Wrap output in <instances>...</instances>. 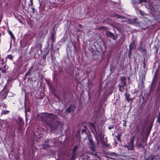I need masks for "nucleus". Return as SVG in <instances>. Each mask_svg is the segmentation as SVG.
Wrapping results in <instances>:
<instances>
[{
    "label": "nucleus",
    "instance_id": "f257e3e1",
    "mask_svg": "<svg viewBox=\"0 0 160 160\" xmlns=\"http://www.w3.org/2000/svg\"><path fill=\"white\" fill-rule=\"evenodd\" d=\"M46 116L47 117L46 123L50 128L52 132H53L57 129L60 124L59 122L55 120L54 118H57L56 115L52 113H46Z\"/></svg>",
    "mask_w": 160,
    "mask_h": 160
},
{
    "label": "nucleus",
    "instance_id": "f03ea898",
    "mask_svg": "<svg viewBox=\"0 0 160 160\" xmlns=\"http://www.w3.org/2000/svg\"><path fill=\"white\" fill-rule=\"evenodd\" d=\"M154 8L155 13L154 15V18L158 22H160V5H157Z\"/></svg>",
    "mask_w": 160,
    "mask_h": 160
},
{
    "label": "nucleus",
    "instance_id": "7ed1b4c3",
    "mask_svg": "<svg viewBox=\"0 0 160 160\" xmlns=\"http://www.w3.org/2000/svg\"><path fill=\"white\" fill-rule=\"evenodd\" d=\"M160 160V155L159 154L154 155L152 153L150 154L145 160Z\"/></svg>",
    "mask_w": 160,
    "mask_h": 160
},
{
    "label": "nucleus",
    "instance_id": "20e7f679",
    "mask_svg": "<svg viewBox=\"0 0 160 160\" xmlns=\"http://www.w3.org/2000/svg\"><path fill=\"white\" fill-rule=\"evenodd\" d=\"M145 142L143 140H140V141L138 140L136 142L135 144V147L137 148V149H139L141 148L142 149H144L146 144L144 145L143 143Z\"/></svg>",
    "mask_w": 160,
    "mask_h": 160
},
{
    "label": "nucleus",
    "instance_id": "39448f33",
    "mask_svg": "<svg viewBox=\"0 0 160 160\" xmlns=\"http://www.w3.org/2000/svg\"><path fill=\"white\" fill-rule=\"evenodd\" d=\"M136 46L135 45V40H133L130 43L129 48V57H130L132 54V50L135 48Z\"/></svg>",
    "mask_w": 160,
    "mask_h": 160
},
{
    "label": "nucleus",
    "instance_id": "423d86ee",
    "mask_svg": "<svg viewBox=\"0 0 160 160\" xmlns=\"http://www.w3.org/2000/svg\"><path fill=\"white\" fill-rule=\"evenodd\" d=\"M88 139L89 140V143L88 144L91 151L92 152H95L96 150V145L94 143V142L90 137H88Z\"/></svg>",
    "mask_w": 160,
    "mask_h": 160
},
{
    "label": "nucleus",
    "instance_id": "0eeeda50",
    "mask_svg": "<svg viewBox=\"0 0 160 160\" xmlns=\"http://www.w3.org/2000/svg\"><path fill=\"white\" fill-rule=\"evenodd\" d=\"M76 107L74 104H71L69 105V107L65 110L64 111V113H68L71 111L73 112L75 111Z\"/></svg>",
    "mask_w": 160,
    "mask_h": 160
},
{
    "label": "nucleus",
    "instance_id": "6e6552de",
    "mask_svg": "<svg viewBox=\"0 0 160 160\" xmlns=\"http://www.w3.org/2000/svg\"><path fill=\"white\" fill-rule=\"evenodd\" d=\"M157 72V70H156L154 74V76L153 77V79L152 80V83L151 84L150 86L152 87L153 88L155 89L156 85L157 83V81L155 80V78L156 77V74Z\"/></svg>",
    "mask_w": 160,
    "mask_h": 160
},
{
    "label": "nucleus",
    "instance_id": "1a4fd4ad",
    "mask_svg": "<svg viewBox=\"0 0 160 160\" xmlns=\"http://www.w3.org/2000/svg\"><path fill=\"white\" fill-rule=\"evenodd\" d=\"M147 0H132V3L133 5H135L139 3L140 4H142L143 3H146Z\"/></svg>",
    "mask_w": 160,
    "mask_h": 160
},
{
    "label": "nucleus",
    "instance_id": "9d476101",
    "mask_svg": "<svg viewBox=\"0 0 160 160\" xmlns=\"http://www.w3.org/2000/svg\"><path fill=\"white\" fill-rule=\"evenodd\" d=\"M95 132L96 133V135L95 136L96 138H98L99 140H102L103 139L104 136V135L103 132H100L98 133L97 131L96 132Z\"/></svg>",
    "mask_w": 160,
    "mask_h": 160
},
{
    "label": "nucleus",
    "instance_id": "9b49d317",
    "mask_svg": "<svg viewBox=\"0 0 160 160\" xmlns=\"http://www.w3.org/2000/svg\"><path fill=\"white\" fill-rule=\"evenodd\" d=\"M142 42L141 41L139 42V46L138 47V49L140 52H143L145 54H146L147 53V51L144 48L142 47Z\"/></svg>",
    "mask_w": 160,
    "mask_h": 160
},
{
    "label": "nucleus",
    "instance_id": "f8f14e48",
    "mask_svg": "<svg viewBox=\"0 0 160 160\" xmlns=\"http://www.w3.org/2000/svg\"><path fill=\"white\" fill-rule=\"evenodd\" d=\"M106 35L108 37L111 38L112 39L114 40H116V38L115 36L110 31H107L106 32Z\"/></svg>",
    "mask_w": 160,
    "mask_h": 160
},
{
    "label": "nucleus",
    "instance_id": "ddd939ff",
    "mask_svg": "<svg viewBox=\"0 0 160 160\" xmlns=\"http://www.w3.org/2000/svg\"><path fill=\"white\" fill-rule=\"evenodd\" d=\"M156 93L157 95V100L160 101V88H157L156 90Z\"/></svg>",
    "mask_w": 160,
    "mask_h": 160
},
{
    "label": "nucleus",
    "instance_id": "4468645a",
    "mask_svg": "<svg viewBox=\"0 0 160 160\" xmlns=\"http://www.w3.org/2000/svg\"><path fill=\"white\" fill-rule=\"evenodd\" d=\"M119 88V90L121 92H122L124 90V87L126 86V85L123 84H122L119 83L118 85Z\"/></svg>",
    "mask_w": 160,
    "mask_h": 160
},
{
    "label": "nucleus",
    "instance_id": "2eb2a0df",
    "mask_svg": "<svg viewBox=\"0 0 160 160\" xmlns=\"http://www.w3.org/2000/svg\"><path fill=\"white\" fill-rule=\"evenodd\" d=\"M33 67L32 66L31 68L28 70L27 72L25 74V77L23 78L24 80H26L27 76L29 75L31 72V70L33 68Z\"/></svg>",
    "mask_w": 160,
    "mask_h": 160
},
{
    "label": "nucleus",
    "instance_id": "dca6fc26",
    "mask_svg": "<svg viewBox=\"0 0 160 160\" xmlns=\"http://www.w3.org/2000/svg\"><path fill=\"white\" fill-rule=\"evenodd\" d=\"M134 145L129 144L128 145H126L125 148H127L128 149L130 150H133L134 149Z\"/></svg>",
    "mask_w": 160,
    "mask_h": 160
},
{
    "label": "nucleus",
    "instance_id": "f3484780",
    "mask_svg": "<svg viewBox=\"0 0 160 160\" xmlns=\"http://www.w3.org/2000/svg\"><path fill=\"white\" fill-rule=\"evenodd\" d=\"M136 129L137 132H140V133L142 134L143 132L144 128L140 126H137Z\"/></svg>",
    "mask_w": 160,
    "mask_h": 160
},
{
    "label": "nucleus",
    "instance_id": "a211bd4d",
    "mask_svg": "<svg viewBox=\"0 0 160 160\" xmlns=\"http://www.w3.org/2000/svg\"><path fill=\"white\" fill-rule=\"evenodd\" d=\"M121 82L120 84H123L126 85V81L127 79L125 77L123 76L121 77L120 79Z\"/></svg>",
    "mask_w": 160,
    "mask_h": 160
},
{
    "label": "nucleus",
    "instance_id": "6ab92c4d",
    "mask_svg": "<svg viewBox=\"0 0 160 160\" xmlns=\"http://www.w3.org/2000/svg\"><path fill=\"white\" fill-rule=\"evenodd\" d=\"M18 122L17 123L19 126H22L24 124V121L22 118L20 117L18 118Z\"/></svg>",
    "mask_w": 160,
    "mask_h": 160
},
{
    "label": "nucleus",
    "instance_id": "aec40b11",
    "mask_svg": "<svg viewBox=\"0 0 160 160\" xmlns=\"http://www.w3.org/2000/svg\"><path fill=\"white\" fill-rule=\"evenodd\" d=\"M125 96L126 99L127 100L128 102H129L131 100H132L131 98H129L130 96L129 94H128L126 92L125 94Z\"/></svg>",
    "mask_w": 160,
    "mask_h": 160
},
{
    "label": "nucleus",
    "instance_id": "412c9836",
    "mask_svg": "<svg viewBox=\"0 0 160 160\" xmlns=\"http://www.w3.org/2000/svg\"><path fill=\"white\" fill-rule=\"evenodd\" d=\"M88 124L90 125L91 128H93L95 132H96V129L94 124L92 122H89Z\"/></svg>",
    "mask_w": 160,
    "mask_h": 160
},
{
    "label": "nucleus",
    "instance_id": "4be33fe9",
    "mask_svg": "<svg viewBox=\"0 0 160 160\" xmlns=\"http://www.w3.org/2000/svg\"><path fill=\"white\" fill-rule=\"evenodd\" d=\"M54 30H53V31L52 32V33L51 35V38L52 40V42H54L55 41L56 39V38L55 37V35L54 34Z\"/></svg>",
    "mask_w": 160,
    "mask_h": 160
},
{
    "label": "nucleus",
    "instance_id": "5701e85b",
    "mask_svg": "<svg viewBox=\"0 0 160 160\" xmlns=\"http://www.w3.org/2000/svg\"><path fill=\"white\" fill-rule=\"evenodd\" d=\"M25 113L26 116L27 115V112H29L30 111L31 108L29 106H28V107H26L25 105Z\"/></svg>",
    "mask_w": 160,
    "mask_h": 160
},
{
    "label": "nucleus",
    "instance_id": "b1692460",
    "mask_svg": "<svg viewBox=\"0 0 160 160\" xmlns=\"http://www.w3.org/2000/svg\"><path fill=\"white\" fill-rule=\"evenodd\" d=\"M45 81L49 88H52V85L50 82L49 80L46 79Z\"/></svg>",
    "mask_w": 160,
    "mask_h": 160
},
{
    "label": "nucleus",
    "instance_id": "393cba45",
    "mask_svg": "<svg viewBox=\"0 0 160 160\" xmlns=\"http://www.w3.org/2000/svg\"><path fill=\"white\" fill-rule=\"evenodd\" d=\"M78 148V146H75L73 148L72 150V153L74 154H76V151L77 149Z\"/></svg>",
    "mask_w": 160,
    "mask_h": 160
},
{
    "label": "nucleus",
    "instance_id": "a878e982",
    "mask_svg": "<svg viewBox=\"0 0 160 160\" xmlns=\"http://www.w3.org/2000/svg\"><path fill=\"white\" fill-rule=\"evenodd\" d=\"M142 83L141 85L142 86V85H144V81L145 80V74H143L142 76Z\"/></svg>",
    "mask_w": 160,
    "mask_h": 160
},
{
    "label": "nucleus",
    "instance_id": "bb28decb",
    "mask_svg": "<svg viewBox=\"0 0 160 160\" xmlns=\"http://www.w3.org/2000/svg\"><path fill=\"white\" fill-rule=\"evenodd\" d=\"M135 138V137L134 136L132 137L131 138L130 142L129 144H133L134 145V140Z\"/></svg>",
    "mask_w": 160,
    "mask_h": 160
},
{
    "label": "nucleus",
    "instance_id": "cd10ccee",
    "mask_svg": "<svg viewBox=\"0 0 160 160\" xmlns=\"http://www.w3.org/2000/svg\"><path fill=\"white\" fill-rule=\"evenodd\" d=\"M10 112V111L8 110H3L1 113V115H5L8 114Z\"/></svg>",
    "mask_w": 160,
    "mask_h": 160
},
{
    "label": "nucleus",
    "instance_id": "c85d7f7f",
    "mask_svg": "<svg viewBox=\"0 0 160 160\" xmlns=\"http://www.w3.org/2000/svg\"><path fill=\"white\" fill-rule=\"evenodd\" d=\"M76 156L75 154L72 153V155L69 158V160H75Z\"/></svg>",
    "mask_w": 160,
    "mask_h": 160
},
{
    "label": "nucleus",
    "instance_id": "c756f323",
    "mask_svg": "<svg viewBox=\"0 0 160 160\" xmlns=\"http://www.w3.org/2000/svg\"><path fill=\"white\" fill-rule=\"evenodd\" d=\"M6 58H8L10 60H12L13 58V56L11 54H9L7 56Z\"/></svg>",
    "mask_w": 160,
    "mask_h": 160
},
{
    "label": "nucleus",
    "instance_id": "7c9ffc66",
    "mask_svg": "<svg viewBox=\"0 0 160 160\" xmlns=\"http://www.w3.org/2000/svg\"><path fill=\"white\" fill-rule=\"evenodd\" d=\"M153 49L154 50L155 52L156 53H158V48L157 46L156 45H154V47H153Z\"/></svg>",
    "mask_w": 160,
    "mask_h": 160
},
{
    "label": "nucleus",
    "instance_id": "2f4dec72",
    "mask_svg": "<svg viewBox=\"0 0 160 160\" xmlns=\"http://www.w3.org/2000/svg\"><path fill=\"white\" fill-rule=\"evenodd\" d=\"M155 90V89L153 88L152 87H151L150 86V88L149 89V92L150 94L152 92Z\"/></svg>",
    "mask_w": 160,
    "mask_h": 160
},
{
    "label": "nucleus",
    "instance_id": "473e14b6",
    "mask_svg": "<svg viewBox=\"0 0 160 160\" xmlns=\"http://www.w3.org/2000/svg\"><path fill=\"white\" fill-rule=\"evenodd\" d=\"M83 127L84 128L83 129L82 131V133L85 132H86V130L87 129V127L86 126H83Z\"/></svg>",
    "mask_w": 160,
    "mask_h": 160
},
{
    "label": "nucleus",
    "instance_id": "72a5a7b5",
    "mask_svg": "<svg viewBox=\"0 0 160 160\" xmlns=\"http://www.w3.org/2000/svg\"><path fill=\"white\" fill-rule=\"evenodd\" d=\"M115 15L117 17V18H125L124 16H122L121 15H118V14H116V15Z\"/></svg>",
    "mask_w": 160,
    "mask_h": 160
},
{
    "label": "nucleus",
    "instance_id": "f704fd0d",
    "mask_svg": "<svg viewBox=\"0 0 160 160\" xmlns=\"http://www.w3.org/2000/svg\"><path fill=\"white\" fill-rule=\"evenodd\" d=\"M0 70L3 73L6 72V69H4L2 67L0 68Z\"/></svg>",
    "mask_w": 160,
    "mask_h": 160
},
{
    "label": "nucleus",
    "instance_id": "c9c22d12",
    "mask_svg": "<svg viewBox=\"0 0 160 160\" xmlns=\"http://www.w3.org/2000/svg\"><path fill=\"white\" fill-rule=\"evenodd\" d=\"M138 91L136 88H135L134 90V91L133 92H132V93L133 94H138Z\"/></svg>",
    "mask_w": 160,
    "mask_h": 160
},
{
    "label": "nucleus",
    "instance_id": "e433bc0d",
    "mask_svg": "<svg viewBox=\"0 0 160 160\" xmlns=\"http://www.w3.org/2000/svg\"><path fill=\"white\" fill-rule=\"evenodd\" d=\"M120 135L119 134H118L117 136H116V138H117V139L119 141H121V138H120Z\"/></svg>",
    "mask_w": 160,
    "mask_h": 160
},
{
    "label": "nucleus",
    "instance_id": "4c0bfd02",
    "mask_svg": "<svg viewBox=\"0 0 160 160\" xmlns=\"http://www.w3.org/2000/svg\"><path fill=\"white\" fill-rule=\"evenodd\" d=\"M99 29H100L102 30H106L107 29V28L105 26H102L99 27Z\"/></svg>",
    "mask_w": 160,
    "mask_h": 160
},
{
    "label": "nucleus",
    "instance_id": "58836bf2",
    "mask_svg": "<svg viewBox=\"0 0 160 160\" xmlns=\"http://www.w3.org/2000/svg\"><path fill=\"white\" fill-rule=\"evenodd\" d=\"M100 140L101 141V144L102 145L104 146L105 143V142L104 141V138H103V139L102 140Z\"/></svg>",
    "mask_w": 160,
    "mask_h": 160
},
{
    "label": "nucleus",
    "instance_id": "ea45409f",
    "mask_svg": "<svg viewBox=\"0 0 160 160\" xmlns=\"http://www.w3.org/2000/svg\"><path fill=\"white\" fill-rule=\"evenodd\" d=\"M106 148H109L110 147V144H109L106 143L104 145Z\"/></svg>",
    "mask_w": 160,
    "mask_h": 160
},
{
    "label": "nucleus",
    "instance_id": "a19ab883",
    "mask_svg": "<svg viewBox=\"0 0 160 160\" xmlns=\"http://www.w3.org/2000/svg\"><path fill=\"white\" fill-rule=\"evenodd\" d=\"M156 122H158V123H159V124H160V117H157V119Z\"/></svg>",
    "mask_w": 160,
    "mask_h": 160
},
{
    "label": "nucleus",
    "instance_id": "79ce46f5",
    "mask_svg": "<svg viewBox=\"0 0 160 160\" xmlns=\"http://www.w3.org/2000/svg\"><path fill=\"white\" fill-rule=\"evenodd\" d=\"M114 127L113 125H111L108 127V129L109 130H111Z\"/></svg>",
    "mask_w": 160,
    "mask_h": 160
},
{
    "label": "nucleus",
    "instance_id": "37998d69",
    "mask_svg": "<svg viewBox=\"0 0 160 160\" xmlns=\"http://www.w3.org/2000/svg\"><path fill=\"white\" fill-rule=\"evenodd\" d=\"M157 88H160V79L158 81Z\"/></svg>",
    "mask_w": 160,
    "mask_h": 160
},
{
    "label": "nucleus",
    "instance_id": "c03bdc74",
    "mask_svg": "<svg viewBox=\"0 0 160 160\" xmlns=\"http://www.w3.org/2000/svg\"><path fill=\"white\" fill-rule=\"evenodd\" d=\"M1 64L2 65H3L4 64H5L4 62V59L3 58H2L1 60Z\"/></svg>",
    "mask_w": 160,
    "mask_h": 160
},
{
    "label": "nucleus",
    "instance_id": "a18cd8bd",
    "mask_svg": "<svg viewBox=\"0 0 160 160\" xmlns=\"http://www.w3.org/2000/svg\"><path fill=\"white\" fill-rule=\"evenodd\" d=\"M146 67V64L145 62V59H144L143 61V67L145 68Z\"/></svg>",
    "mask_w": 160,
    "mask_h": 160
},
{
    "label": "nucleus",
    "instance_id": "49530a36",
    "mask_svg": "<svg viewBox=\"0 0 160 160\" xmlns=\"http://www.w3.org/2000/svg\"><path fill=\"white\" fill-rule=\"evenodd\" d=\"M95 138L96 139H97V143H98V144H99V142L98 138H96L95 135Z\"/></svg>",
    "mask_w": 160,
    "mask_h": 160
},
{
    "label": "nucleus",
    "instance_id": "de8ad7c7",
    "mask_svg": "<svg viewBox=\"0 0 160 160\" xmlns=\"http://www.w3.org/2000/svg\"><path fill=\"white\" fill-rule=\"evenodd\" d=\"M116 68V67L114 66H113L112 68H110V70L111 71L112 70H114Z\"/></svg>",
    "mask_w": 160,
    "mask_h": 160
},
{
    "label": "nucleus",
    "instance_id": "09e8293b",
    "mask_svg": "<svg viewBox=\"0 0 160 160\" xmlns=\"http://www.w3.org/2000/svg\"><path fill=\"white\" fill-rule=\"evenodd\" d=\"M10 36H11V38H12V39L14 40H15V37L14 36V35H13V34H12V35H11Z\"/></svg>",
    "mask_w": 160,
    "mask_h": 160
},
{
    "label": "nucleus",
    "instance_id": "8fccbe9b",
    "mask_svg": "<svg viewBox=\"0 0 160 160\" xmlns=\"http://www.w3.org/2000/svg\"><path fill=\"white\" fill-rule=\"evenodd\" d=\"M19 62H18V63L17 64V65H18V67L19 68H20L22 66V65L21 64H19Z\"/></svg>",
    "mask_w": 160,
    "mask_h": 160
},
{
    "label": "nucleus",
    "instance_id": "3c124183",
    "mask_svg": "<svg viewBox=\"0 0 160 160\" xmlns=\"http://www.w3.org/2000/svg\"><path fill=\"white\" fill-rule=\"evenodd\" d=\"M123 122H124V123H123V127H126V122L125 120H124Z\"/></svg>",
    "mask_w": 160,
    "mask_h": 160
},
{
    "label": "nucleus",
    "instance_id": "603ef678",
    "mask_svg": "<svg viewBox=\"0 0 160 160\" xmlns=\"http://www.w3.org/2000/svg\"><path fill=\"white\" fill-rule=\"evenodd\" d=\"M30 2H31L30 4L29 5L30 6H32L33 5V1L32 0H30Z\"/></svg>",
    "mask_w": 160,
    "mask_h": 160
},
{
    "label": "nucleus",
    "instance_id": "864d4df0",
    "mask_svg": "<svg viewBox=\"0 0 160 160\" xmlns=\"http://www.w3.org/2000/svg\"><path fill=\"white\" fill-rule=\"evenodd\" d=\"M8 33L11 36V35H12V34H13L12 33V32L10 31V30H8Z\"/></svg>",
    "mask_w": 160,
    "mask_h": 160
},
{
    "label": "nucleus",
    "instance_id": "5fc2aeb1",
    "mask_svg": "<svg viewBox=\"0 0 160 160\" xmlns=\"http://www.w3.org/2000/svg\"><path fill=\"white\" fill-rule=\"evenodd\" d=\"M6 91H5V93H6V95H7L8 94V93L9 92V91L8 90H7V89H6Z\"/></svg>",
    "mask_w": 160,
    "mask_h": 160
},
{
    "label": "nucleus",
    "instance_id": "6e6d98bb",
    "mask_svg": "<svg viewBox=\"0 0 160 160\" xmlns=\"http://www.w3.org/2000/svg\"><path fill=\"white\" fill-rule=\"evenodd\" d=\"M32 13H34V12H35V8H32Z\"/></svg>",
    "mask_w": 160,
    "mask_h": 160
},
{
    "label": "nucleus",
    "instance_id": "4d7b16f0",
    "mask_svg": "<svg viewBox=\"0 0 160 160\" xmlns=\"http://www.w3.org/2000/svg\"><path fill=\"white\" fill-rule=\"evenodd\" d=\"M7 95H5L2 98V99H5L6 98H7Z\"/></svg>",
    "mask_w": 160,
    "mask_h": 160
},
{
    "label": "nucleus",
    "instance_id": "13d9d810",
    "mask_svg": "<svg viewBox=\"0 0 160 160\" xmlns=\"http://www.w3.org/2000/svg\"><path fill=\"white\" fill-rule=\"evenodd\" d=\"M139 13L140 15H143L142 12L141 10L139 11Z\"/></svg>",
    "mask_w": 160,
    "mask_h": 160
},
{
    "label": "nucleus",
    "instance_id": "bf43d9fd",
    "mask_svg": "<svg viewBox=\"0 0 160 160\" xmlns=\"http://www.w3.org/2000/svg\"><path fill=\"white\" fill-rule=\"evenodd\" d=\"M3 68L4 69H6V64H4L3 65Z\"/></svg>",
    "mask_w": 160,
    "mask_h": 160
},
{
    "label": "nucleus",
    "instance_id": "052dcab7",
    "mask_svg": "<svg viewBox=\"0 0 160 160\" xmlns=\"http://www.w3.org/2000/svg\"><path fill=\"white\" fill-rule=\"evenodd\" d=\"M46 58V55H45L43 56V59H45Z\"/></svg>",
    "mask_w": 160,
    "mask_h": 160
},
{
    "label": "nucleus",
    "instance_id": "680f3d73",
    "mask_svg": "<svg viewBox=\"0 0 160 160\" xmlns=\"http://www.w3.org/2000/svg\"><path fill=\"white\" fill-rule=\"evenodd\" d=\"M50 49L51 50V51H52L53 50V47H51Z\"/></svg>",
    "mask_w": 160,
    "mask_h": 160
},
{
    "label": "nucleus",
    "instance_id": "e2e57ef3",
    "mask_svg": "<svg viewBox=\"0 0 160 160\" xmlns=\"http://www.w3.org/2000/svg\"><path fill=\"white\" fill-rule=\"evenodd\" d=\"M40 51H41V52H42V50L41 49V47H42V44H40Z\"/></svg>",
    "mask_w": 160,
    "mask_h": 160
},
{
    "label": "nucleus",
    "instance_id": "0e129e2a",
    "mask_svg": "<svg viewBox=\"0 0 160 160\" xmlns=\"http://www.w3.org/2000/svg\"><path fill=\"white\" fill-rule=\"evenodd\" d=\"M53 42H52V43H51V47H53Z\"/></svg>",
    "mask_w": 160,
    "mask_h": 160
},
{
    "label": "nucleus",
    "instance_id": "69168bd1",
    "mask_svg": "<svg viewBox=\"0 0 160 160\" xmlns=\"http://www.w3.org/2000/svg\"><path fill=\"white\" fill-rule=\"evenodd\" d=\"M49 53V51H48L45 54V55H46L47 54H48Z\"/></svg>",
    "mask_w": 160,
    "mask_h": 160
},
{
    "label": "nucleus",
    "instance_id": "338daca9",
    "mask_svg": "<svg viewBox=\"0 0 160 160\" xmlns=\"http://www.w3.org/2000/svg\"><path fill=\"white\" fill-rule=\"evenodd\" d=\"M37 132H36L35 133V135L36 136H37L36 137L38 138V136H37L38 135L37 134Z\"/></svg>",
    "mask_w": 160,
    "mask_h": 160
},
{
    "label": "nucleus",
    "instance_id": "774afa93",
    "mask_svg": "<svg viewBox=\"0 0 160 160\" xmlns=\"http://www.w3.org/2000/svg\"><path fill=\"white\" fill-rule=\"evenodd\" d=\"M56 97L58 98V99H59V97H58V96L56 95Z\"/></svg>",
    "mask_w": 160,
    "mask_h": 160
}]
</instances>
